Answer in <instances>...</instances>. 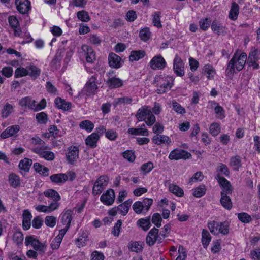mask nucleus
Wrapping results in <instances>:
<instances>
[{"mask_svg": "<svg viewBox=\"0 0 260 260\" xmlns=\"http://www.w3.org/2000/svg\"><path fill=\"white\" fill-rule=\"evenodd\" d=\"M247 59V54L242 53L239 54L235 53L232 58L229 61L226 69L228 75H233L235 72V69L238 71L242 70Z\"/></svg>", "mask_w": 260, "mask_h": 260, "instance_id": "obj_1", "label": "nucleus"}, {"mask_svg": "<svg viewBox=\"0 0 260 260\" xmlns=\"http://www.w3.org/2000/svg\"><path fill=\"white\" fill-rule=\"evenodd\" d=\"M174 78L168 75H160L156 76L153 84L158 87L156 92L161 94L166 92V89H171L173 84Z\"/></svg>", "mask_w": 260, "mask_h": 260, "instance_id": "obj_2", "label": "nucleus"}, {"mask_svg": "<svg viewBox=\"0 0 260 260\" xmlns=\"http://www.w3.org/2000/svg\"><path fill=\"white\" fill-rule=\"evenodd\" d=\"M96 80L97 76L95 75L92 76L85 84L80 94L86 95L88 96L94 95L98 89V86L96 84Z\"/></svg>", "mask_w": 260, "mask_h": 260, "instance_id": "obj_3", "label": "nucleus"}, {"mask_svg": "<svg viewBox=\"0 0 260 260\" xmlns=\"http://www.w3.org/2000/svg\"><path fill=\"white\" fill-rule=\"evenodd\" d=\"M26 245H31L34 249L38 251L39 254L43 255L46 248V245L42 243L39 240L34 238L32 236H27L25 238Z\"/></svg>", "mask_w": 260, "mask_h": 260, "instance_id": "obj_4", "label": "nucleus"}, {"mask_svg": "<svg viewBox=\"0 0 260 260\" xmlns=\"http://www.w3.org/2000/svg\"><path fill=\"white\" fill-rule=\"evenodd\" d=\"M260 59V53L257 48L252 47L249 53L247 64L249 67H252L253 69H258L259 64L256 61Z\"/></svg>", "mask_w": 260, "mask_h": 260, "instance_id": "obj_5", "label": "nucleus"}, {"mask_svg": "<svg viewBox=\"0 0 260 260\" xmlns=\"http://www.w3.org/2000/svg\"><path fill=\"white\" fill-rule=\"evenodd\" d=\"M159 230L156 228H152L148 233L146 242L149 246H153L156 241L159 243L162 242V238L158 234Z\"/></svg>", "mask_w": 260, "mask_h": 260, "instance_id": "obj_6", "label": "nucleus"}, {"mask_svg": "<svg viewBox=\"0 0 260 260\" xmlns=\"http://www.w3.org/2000/svg\"><path fill=\"white\" fill-rule=\"evenodd\" d=\"M48 145L44 147H36L31 149L32 151L37 154H39L42 158L48 161H52L54 159L55 156L53 152L45 150L48 149Z\"/></svg>", "mask_w": 260, "mask_h": 260, "instance_id": "obj_7", "label": "nucleus"}, {"mask_svg": "<svg viewBox=\"0 0 260 260\" xmlns=\"http://www.w3.org/2000/svg\"><path fill=\"white\" fill-rule=\"evenodd\" d=\"M191 156V154L184 150L175 149L170 153L168 157L170 160H178L181 159H186Z\"/></svg>", "mask_w": 260, "mask_h": 260, "instance_id": "obj_8", "label": "nucleus"}, {"mask_svg": "<svg viewBox=\"0 0 260 260\" xmlns=\"http://www.w3.org/2000/svg\"><path fill=\"white\" fill-rule=\"evenodd\" d=\"M184 63L182 59L176 54L173 61V70L177 76L182 77L184 75Z\"/></svg>", "mask_w": 260, "mask_h": 260, "instance_id": "obj_9", "label": "nucleus"}, {"mask_svg": "<svg viewBox=\"0 0 260 260\" xmlns=\"http://www.w3.org/2000/svg\"><path fill=\"white\" fill-rule=\"evenodd\" d=\"M149 65L153 70H162L166 67V62L161 55H158L152 58Z\"/></svg>", "mask_w": 260, "mask_h": 260, "instance_id": "obj_10", "label": "nucleus"}, {"mask_svg": "<svg viewBox=\"0 0 260 260\" xmlns=\"http://www.w3.org/2000/svg\"><path fill=\"white\" fill-rule=\"evenodd\" d=\"M79 158V149L77 147L72 146L69 147L66 154V159L68 162L74 165Z\"/></svg>", "mask_w": 260, "mask_h": 260, "instance_id": "obj_11", "label": "nucleus"}, {"mask_svg": "<svg viewBox=\"0 0 260 260\" xmlns=\"http://www.w3.org/2000/svg\"><path fill=\"white\" fill-rule=\"evenodd\" d=\"M115 193L112 189H108L100 197L101 201L105 205L110 206L114 202Z\"/></svg>", "mask_w": 260, "mask_h": 260, "instance_id": "obj_12", "label": "nucleus"}, {"mask_svg": "<svg viewBox=\"0 0 260 260\" xmlns=\"http://www.w3.org/2000/svg\"><path fill=\"white\" fill-rule=\"evenodd\" d=\"M15 4L17 10L22 14L28 13L30 9V3L28 0H16Z\"/></svg>", "mask_w": 260, "mask_h": 260, "instance_id": "obj_13", "label": "nucleus"}, {"mask_svg": "<svg viewBox=\"0 0 260 260\" xmlns=\"http://www.w3.org/2000/svg\"><path fill=\"white\" fill-rule=\"evenodd\" d=\"M121 58L114 53H110L108 56L109 66L112 68L118 69L122 66Z\"/></svg>", "mask_w": 260, "mask_h": 260, "instance_id": "obj_14", "label": "nucleus"}, {"mask_svg": "<svg viewBox=\"0 0 260 260\" xmlns=\"http://www.w3.org/2000/svg\"><path fill=\"white\" fill-rule=\"evenodd\" d=\"M59 206V203L58 202H52L49 206L43 205H39L36 207V210L39 212L49 213L56 210Z\"/></svg>", "mask_w": 260, "mask_h": 260, "instance_id": "obj_15", "label": "nucleus"}, {"mask_svg": "<svg viewBox=\"0 0 260 260\" xmlns=\"http://www.w3.org/2000/svg\"><path fill=\"white\" fill-rule=\"evenodd\" d=\"M19 130L20 126L18 125H14L9 126L3 132L1 137L2 139H6L12 136H16Z\"/></svg>", "mask_w": 260, "mask_h": 260, "instance_id": "obj_16", "label": "nucleus"}, {"mask_svg": "<svg viewBox=\"0 0 260 260\" xmlns=\"http://www.w3.org/2000/svg\"><path fill=\"white\" fill-rule=\"evenodd\" d=\"M73 211L71 210H67L61 214L60 216L61 223L67 228H69L72 219Z\"/></svg>", "mask_w": 260, "mask_h": 260, "instance_id": "obj_17", "label": "nucleus"}, {"mask_svg": "<svg viewBox=\"0 0 260 260\" xmlns=\"http://www.w3.org/2000/svg\"><path fill=\"white\" fill-rule=\"evenodd\" d=\"M108 87L111 88H117L123 85V81L119 78L116 77H109L106 81Z\"/></svg>", "mask_w": 260, "mask_h": 260, "instance_id": "obj_18", "label": "nucleus"}, {"mask_svg": "<svg viewBox=\"0 0 260 260\" xmlns=\"http://www.w3.org/2000/svg\"><path fill=\"white\" fill-rule=\"evenodd\" d=\"M54 103L58 108L62 109L64 111H68L71 108V103L70 102H67L59 97H57L55 99Z\"/></svg>", "mask_w": 260, "mask_h": 260, "instance_id": "obj_19", "label": "nucleus"}, {"mask_svg": "<svg viewBox=\"0 0 260 260\" xmlns=\"http://www.w3.org/2000/svg\"><path fill=\"white\" fill-rule=\"evenodd\" d=\"M229 165L234 170L238 171L242 167L241 157L239 155L232 156L230 158Z\"/></svg>", "mask_w": 260, "mask_h": 260, "instance_id": "obj_20", "label": "nucleus"}, {"mask_svg": "<svg viewBox=\"0 0 260 260\" xmlns=\"http://www.w3.org/2000/svg\"><path fill=\"white\" fill-rule=\"evenodd\" d=\"M32 218V215L30 212L25 210L23 213V221L22 226L24 230H28L31 225L30 220Z\"/></svg>", "mask_w": 260, "mask_h": 260, "instance_id": "obj_21", "label": "nucleus"}, {"mask_svg": "<svg viewBox=\"0 0 260 260\" xmlns=\"http://www.w3.org/2000/svg\"><path fill=\"white\" fill-rule=\"evenodd\" d=\"M152 142L156 145H159L162 144H170L171 140L170 138L165 135H155L152 139Z\"/></svg>", "mask_w": 260, "mask_h": 260, "instance_id": "obj_22", "label": "nucleus"}, {"mask_svg": "<svg viewBox=\"0 0 260 260\" xmlns=\"http://www.w3.org/2000/svg\"><path fill=\"white\" fill-rule=\"evenodd\" d=\"M36 101L32 100L31 99L29 96H26L22 98L19 102V105L22 107H27L28 108L35 110V104Z\"/></svg>", "mask_w": 260, "mask_h": 260, "instance_id": "obj_23", "label": "nucleus"}, {"mask_svg": "<svg viewBox=\"0 0 260 260\" xmlns=\"http://www.w3.org/2000/svg\"><path fill=\"white\" fill-rule=\"evenodd\" d=\"M151 111L148 109L147 106H144L140 108L136 114V117L139 121L144 120V118L148 115H150Z\"/></svg>", "mask_w": 260, "mask_h": 260, "instance_id": "obj_24", "label": "nucleus"}, {"mask_svg": "<svg viewBox=\"0 0 260 260\" xmlns=\"http://www.w3.org/2000/svg\"><path fill=\"white\" fill-rule=\"evenodd\" d=\"M84 51H86V60L88 63H93L96 59L95 53L93 49L89 46H84L83 47Z\"/></svg>", "mask_w": 260, "mask_h": 260, "instance_id": "obj_25", "label": "nucleus"}, {"mask_svg": "<svg viewBox=\"0 0 260 260\" xmlns=\"http://www.w3.org/2000/svg\"><path fill=\"white\" fill-rule=\"evenodd\" d=\"M132 203V200H128L118 205L117 207L119 213L123 216L126 215L128 212Z\"/></svg>", "mask_w": 260, "mask_h": 260, "instance_id": "obj_26", "label": "nucleus"}, {"mask_svg": "<svg viewBox=\"0 0 260 260\" xmlns=\"http://www.w3.org/2000/svg\"><path fill=\"white\" fill-rule=\"evenodd\" d=\"M50 180L53 183L57 184L64 183L68 179V176L65 174L59 173L51 175L50 177Z\"/></svg>", "mask_w": 260, "mask_h": 260, "instance_id": "obj_27", "label": "nucleus"}, {"mask_svg": "<svg viewBox=\"0 0 260 260\" xmlns=\"http://www.w3.org/2000/svg\"><path fill=\"white\" fill-rule=\"evenodd\" d=\"M99 140V137L95 134L92 133L88 136L85 140V144L91 148L97 146V142Z\"/></svg>", "mask_w": 260, "mask_h": 260, "instance_id": "obj_28", "label": "nucleus"}, {"mask_svg": "<svg viewBox=\"0 0 260 260\" xmlns=\"http://www.w3.org/2000/svg\"><path fill=\"white\" fill-rule=\"evenodd\" d=\"M43 194L45 197L53 200V202H58L61 198L59 193L56 190L52 189L45 190Z\"/></svg>", "mask_w": 260, "mask_h": 260, "instance_id": "obj_29", "label": "nucleus"}, {"mask_svg": "<svg viewBox=\"0 0 260 260\" xmlns=\"http://www.w3.org/2000/svg\"><path fill=\"white\" fill-rule=\"evenodd\" d=\"M146 55V52L142 50H134L131 52L129 58L131 61H138Z\"/></svg>", "mask_w": 260, "mask_h": 260, "instance_id": "obj_30", "label": "nucleus"}, {"mask_svg": "<svg viewBox=\"0 0 260 260\" xmlns=\"http://www.w3.org/2000/svg\"><path fill=\"white\" fill-rule=\"evenodd\" d=\"M239 12V6L236 2L232 4L231 9L229 12V17L232 20H236Z\"/></svg>", "mask_w": 260, "mask_h": 260, "instance_id": "obj_31", "label": "nucleus"}, {"mask_svg": "<svg viewBox=\"0 0 260 260\" xmlns=\"http://www.w3.org/2000/svg\"><path fill=\"white\" fill-rule=\"evenodd\" d=\"M220 203L222 206L226 209L230 210L232 207V202L229 196L221 192Z\"/></svg>", "mask_w": 260, "mask_h": 260, "instance_id": "obj_32", "label": "nucleus"}, {"mask_svg": "<svg viewBox=\"0 0 260 260\" xmlns=\"http://www.w3.org/2000/svg\"><path fill=\"white\" fill-rule=\"evenodd\" d=\"M225 27L219 23L218 21L214 20L211 24V29L213 32H216L219 36L224 34Z\"/></svg>", "mask_w": 260, "mask_h": 260, "instance_id": "obj_33", "label": "nucleus"}, {"mask_svg": "<svg viewBox=\"0 0 260 260\" xmlns=\"http://www.w3.org/2000/svg\"><path fill=\"white\" fill-rule=\"evenodd\" d=\"M35 170L40 175L44 176H48L49 169L48 168L41 165L38 162H35L33 166Z\"/></svg>", "mask_w": 260, "mask_h": 260, "instance_id": "obj_34", "label": "nucleus"}, {"mask_svg": "<svg viewBox=\"0 0 260 260\" xmlns=\"http://www.w3.org/2000/svg\"><path fill=\"white\" fill-rule=\"evenodd\" d=\"M127 133L133 135H142L148 136L149 132L147 129L140 128H130L128 129Z\"/></svg>", "mask_w": 260, "mask_h": 260, "instance_id": "obj_35", "label": "nucleus"}, {"mask_svg": "<svg viewBox=\"0 0 260 260\" xmlns=\"http://www.w3.org/2000/svg\"><path fill=\"white\" fill-rule=\"evenodd\" d=\"M138 225L142 228L145 231H147L151 226L150 222V217H147L145 218H141L137 222Z\"/></svg>", "mask_w": 260, "mask_h": 260, "instance_id": "obj_36", "label": "nucleus"}, {"mask_svg": "<svg viewBox=\"0 0 260 260\" xmlns=\"http://www.w3.org/2000/svg\"><path fill=\"white\" fill-rule=\"evenodd\" d=\"M211 240V236L209 232L203 229L202 232V243L204 248H206L209 244Z\"/></svg>", "mask_w": 260, "mask_h": 260, "instance_id": "obj_37", "label": "nucleus"}, {"mask_svg": "<svg viewBox=\"0 0 260 260\" xmlns=\"http://www.w3.org/2000/svg\"><path fill=\"white\" fill-rule=\"evenodd\" d=\"M32 163V161L31 159L25 158L20 161L19 164V169L21 170H23L24 172H27L29 171Z\"/></svg>", "mask_w": 260, "mask_h": 260, "instance_id": "obj_38", "label": "nucleus"}, {"mask_svg": "<svg viewBox=\"0 0 260 260\" xmlns=\"http://www.w3.org/2000/svg\"><path fill=\"white\" fill-rule=\"evenodd\" d=\"M27 70L28 71V75H29L34 79L37 78L40 75V69L34 65L28 66Z\"/></svg>", "mask_w": 260, "mask_h": 260, "instance_id": "obj_39", "label": "nucleus"}, {"mask_svg": "<svg viewBox=\"0 0 260 260\" xmlns=\"http://www.w3.org/2000/svg\"><path fill=\"white\" fill-rule=\"evenodd\" d=\"M13 111V107L10 104L7 103L3 107L1 115L3 118H7Z\"/></svg>", "mask_w": 260, "mask_h": 260, "instance_id": "obj_40", "label": "nucleus"}, {"mask_svg": "<svg viewBox=\"0 0 260 260\" xmlns=\"http://www.w3.org/2000/svg\"><path fill=\"white\" fill-rule=\"evenodd\" d=\"M79 126L81 129H85L88 132H91L94 128V124L90 121L86 120L80 123Z\"/></svg>", "mask_w": 260, "mask_h": 260, "instance_id": "obj_41", "label": "nucleus"}, {"mask_svg": "<svg viewBox=\"0 0 260 260\" xmlns=\"http://www.w3.org/2000/svg\"><path fill=\"white\" fill-rule=\"evenodd\" d=\"M160 16L161 12L158 11L154 12L152 15V23L153 25L157 28H160L162 27L160 21Z\"/></svg>", "mask_w": 260, "mask_h": 260, "instance_id": "obj_42", "label": "nucleus"}, {"mask_svg": "<svg viewBox=\"0 0 260 260\" xmlns=\"http://www.w3.org/2000/svg\"><path fill=\"white\" fill-rule=\"evenodd\" d=\"M150 36L151 32L148 27H145L140 31V38L144 42L148 41L150 39Z\"/></svg>", "mask_w": 260, "mask_h": 260, "instance_id": "obj_43", "label": "nucleus"}, {"mask_svg": "<svg viewBox=\"0 0 260 260\" xmlns=\"http://www.w3.org/2000/svg\"><path fill=\"white\" fill-rule=\"evenodd\" d=\"M169 189L171 192L178 197H182L184 194L183 190L177 185L170 184Z\"/></svg>", "mask_w": 260, "mask_h": 260, "instance_id": "obj_44", "label": "nucleus"}, {"mask_svg": "<svg viewBox=\"0 0 260 260\" xmlns=\"http://www.w3.org/2000/svg\"><path fill=\"white\" fill-rule=\"evenodd\" d=\"M9 181L10 185L13 187H16L20 185L19 177L13 173L10 174Z\"/></svg>", "mask_w": 260, "mask_h": 260, "instance_id": "obj_45", "label": "nucleus"}, {"mask_svg": "<svg viewBox=\"0 0 260 260\" xmlns=\"http://www.w3.org/2000/svg\"><path fill=\"white\" fill-rule=\"evenodd\" d=\"M77 18L83 22H88L90 20V17L87 12L84 10H81L77 13Z\"/></svg>", "mask_w": 260, "mask_h": 260, "instance_id": "obj_46", "label": "nucleus"}, {"mask_svg": "<svg viewBox=\"0 0 260 260\" xmlns=\"http://www.w3.org/2000/svg\"><path fill=\"white\" fill-rule=\"evenodd\" d=\"M219 226V222L212 221L208 223V226L210 230V232L214 235H217L218 234V230Z\"/></svg>", "mask_w": 260, "mask_h": 260, "instance_id": "obj_47", "label": "nucleus"}, {"mask_svg": "<svg viewBox=\"0 0 260 260\" xmlns=\"http://www.w3.org/2000/svg\"><path fill=\"white\" fill-rule=\"evenodd\" d=\"M229 223L228 221L219 223L218 232L223 235H227L229 233Z\"/></svg>", "mask_w": 260, "mask_h": 260, "instance_id": "obj_48", "label": "nucleus"}, {"mask_svg": "<svg viewBox=\"0 0 260 260\" xmlns=\"http://www.w3.org/2000/svg\"><path fill=\"white\" fill-rule=\"evenodd\" d=\"M217 172L219 174L221 173L226 177H228L230 175V171L228 166L222 163L219 164L217 167Z\"/></svg>", "mask_w": 260, "mask_h": 260, "instance_id": "obj_49", "label": "nucleus"}, {"mask_svg": "<svg viewBox=\"0 0 260 260\" xmlns=\"http://www.w3.org/2000/svg\"><path fill=\"white\" fill-rule=\"evenodd\" d=\"M87 236L86 234H83L79 237L76 240V244L79 248L85 246L88 241Z\"/></svg>", "mask_w": 260, "mask_h": 260, "instance_id": "obj_50", "label": "nucleus"}, {"mask_svg": "<svg viewBox=\"0 0 260 260\" xmlns=\"http://www.w3.org/2000/svg\"><path fill=\"white\" fill-rule=\"evenodd\" d=\"M28 75V71L27 70V67L26 68L19 67L15 70L14 76L15 78H18Z\"/></svg>", "mask_w": 260, "mask_h": 260, "instance_id": "obj_51", "label": "nucleus"}, {"mask_svg": "<svg viewBox=\"0 0 260 260\" xmlns=\"http://www.w3.org/2000/svg\"><path fill=\"white\" fill-rule=\"evenodd\" d=\"M238 218L243 223H248L252 220L251 217L247 213L242 212L238 214Z\"/></svg>", "mask_w": 260, "mask_h": 260, "instance_id": "obj_52", "label": "nucleus"}, {"mask_svg": "<svg viewBox=\"0 0 260 260\" xmlns=\"http://www.w3.org/2000/svg\"><path fill=\"white\" fill-rule=\"evenodd\" d=\"M209 131L213 136H217L220 132V127L218 123H213L209 127Z\"/></svg>", "mask_w": 260, "mask_h": 260, "instance_id": "obj_53", "label": "nucleus"}, {"mask_svg": "<svg viewBox=\"0 0 260 260\" xmlns=\"http://www.w3.org/2000/svg\"><path fill=\"white\" fill-rule=\"evenodd\" d=\"M215 112L216 114V117L220 119H222L225 117V111L223 108L217 104L216 106L214 108Z\"/></svg>", "mask_w": 260, "mask_h": 260, "instance_id": "obj_54", "label": "nucleus"}, {"mask_svg": "<svg viewBox=\"0 0 260 260\" xmlns=\"http://www.w3.org/2000/svg\"><path fill=\"white\" fill-rule=\"evenodd\" d=\"M109 181V178L107 176H101L99 178H98L95 183L96 184H98V185H100V186L103 187L105 188V186H107L108 182Z\"/></svg>", "mask_w": 260, "mask_h": 260, "instance_id": "obj_55", "label": "nucleus"}, {"mask_svg": "<svg viewBox=\"0 0 260 260\" xmlns=\"http://www.w3.org/2000/svg\"><path fill=\"white\" fill-rule=\"evenodd\" d=\"M215 179L217 180L219 184L220 185L221 188L226 186L230 183V182L226 179L224 177L221 176L220 174L217 173L215 177Z\"/></svg>", "mask_w": 260, "mask_h": 260, "instance_id": "obj_56", "label": "nucleus"}, {"mask_svg": "<svg viewBox=\"0 0 260 260\" xmlns=\"http://www.w3.org/2000/svg\"><path fill=\"white\" fill-rule=\"evenodd\" d=\"M215 179L217 180L219 184L220 185L221 188L226 186L230 183V182L226 179L224 177L221 176L220 174L217 173L215 177Z\"/></svg>", "mask_w": 260, "mask_h": 260, "instance_id": "obj_57", "label": "nucleus"}, {"mask_svg": "<svg viewBox=\"0 0 260 260\" xmlns=\"http://www.w3.org/2000/svg\"><path fill=\"white\" fill-rule=\"evenodd\" d=\"M36 118L39 123L42 124H45L48 120L47 115L43 112L37 113Z\"/></svg>", "mask_w": 260, "mask_h": 260, "instance_id": "obj_58", "label": "nucleus"}, {"mask_svg": "<svg viewBox=\"0 0 260 260\" xmlns=\"http://www.w3.org/2000/svg\"><path fill=\"white\" fill-rule=\"evenodd\" d=\"M152 222L157 227H160L161 225L162 218L159 213H155L152 217Z\"/></svg>", "mask_w": 260, "mask_h": 260, "instance_id": "obj_59", "label": "nucleus"}, {"mask_svg": "<svg viewBox=\"0 0 260 260\" xmlns=\"http://www.w3.org/2000/svg\"><path fill=\"white\" fill-rule=\"evenodd\" d=\"M63 57L62 52L61 51H57L54 58L52 60L51 63L52 65L56 66V67L60 66V62Z\"/></svg>", "mask_w": 260, "mask_h": 260, "instance_id": "obj_60", "label": "nucleus"}, {"mask_svg": "<svg viewBox=\"0 0 260 260\" xmlns=\"http://www.w3.org/2000/svg\"><path fill=\"white\" fill-rule=\"evenodd\" d=\"M129 249L132 251H134L137 253H138L142 250V246L140 245L138 242H134L131 243L128 245Z\"/></svg>", "mask_w": 260, "mask_h": 260, "instance_id": "obj_61", "label": "nucleus"}, {"mask_svg": "<svg viewBox=\"0 0 260 260\" xmlns=\"http://www.w3.org/2000/svg\"><path fill=\"white\" fill-rule=\"evenodd\" d=\"M172 107L174 110L179 114H184L186 112L185 109L175 101L172 102Z\"/></svg>", "mask_w": 260, "mask_h": 260, "instance_id": "obj_62", "label": "nucleus"}, {"mask_svg": "<svg viewBox=\"0 0 260 260\" xmlns=\"http://www.w3.org/2000/svg\"><path fill=\"white\" fill-rule=\"evenodd\" d=\"M45 223L47 226L53 228L56 223V218L53 216H47L45 219Z\"/></svg>", "mask_w": 260, "mask_h": 260, "instance_id": "obj_63", "label": "nucleus"}, {"mask_svg": "<svg viewBox=\"0 0 260 260\" xmlns=\"http://www.w3.org/2000/svg\"><path fill=\"white\" fill-rule=\"evenodd\" d=\"M24 237L22 233L20 231H16L13 236V241L17 244L22 243Z\"/></svg>", "mask_w": 260, "mask_h": 260, "instance_id": "obj_64", "label": "nucleus"}]
</instances>
